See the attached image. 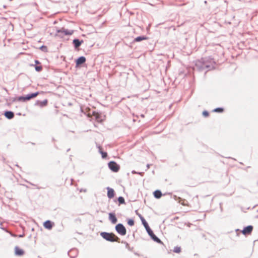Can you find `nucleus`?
<instances>
[{"instance_id":"nucleus-1","label":"nucleus","mask_w":258,"mask_h":258,"mask_svg":"<svg viewBox=\"0 0 258 258\" xmlns=\"http://www.w3.org/2000/svg\"><path fill=\"white\" fill-rule=\"evenodd\" d=\"M100 235L107 241L110 242H119V238L113 233L103 232L100 233Z\"/></svg>"},{"instance_id":"nucleus-2","label":"nucleus","mask_w":258,"mask_h":258,"mask_svg":"<svg viewBox=\"0 0 258 258\" xmlns=\"http://www.w3.org/2000/svg\"><path fill=\"white\" fill-rule=\"evenodd\" d=\"M89 116H91L96 121L99 123H101L105 119V116L102 115L101 114L97 112H93L92 114L91 115L90 113L88 114Z\"/></svg>"},{"instance_id":"nucleus-3","label":"nucleus","mask_w":258,"mask_h":258,"mask_svg":"<svg viewBox=\"0 0 258 258\" xmlns=\"http://www.w3.org/2000/svg\"><path fill=\"white\" fill-rule=\"evenodd\" d=\"M40 93H39V92H35V93H32V94H28V95H27L26 96L19 97L18 98V100L19 101H21L25 102V101L29 100H30V99H31L32 98H34L36 97Z\"/></svg>"},{"instance_id":"nucleus-4","label":"nucleus","mask_w":258,"mask_h":258,"mask_svg":"<svg viewBox=\"0 0 258 258\" xmlns=\"http://www.w3.org/2000/svg\"><path fill=\"white\" fill-rule=\"evenodd\" d=\"M115 229L117 233L121 235H125L126 233L125 227L122 224H118L115 226Z\"/></svg>"},{"instance_id":"nucleus-5","label":"nucleus","mask_w":258,"mask_h":258,"mask_svg":"<svg viewBox=\"0 0 258 258\" xmlns=\"http://www.w3.org/2000/svg\"><path fill=\"white\" fill-rule=\"evenodd\" d=\"M109 169L115 172H118L119 170L120 166L115 162L111 161L108 163Z\"/></svg>"},{"instance_id":"nucleus-6","label":"nucleus","mask_w":258,"mask_h":258,"mask_svg":"<svg viewBox=\"0 0 258 258\" xmlns=\"http://www.w3.org/2000/svg\"><path fill=\"white\" fill-rule=\"evenodd\" d=\"M14 253L17 256H22L24 254L25 251L23 249L20 248L19 247L16 246L14 248Z\"/></svg>"},{"instance_id":"nucleus-7","label":"nucleus","mask_w":258,"mask_h":258,"mask_svg":"<svg viewBox=\"0 0 258 258\" xmlns=\"http://www.w3.org/2000/svg\"><path fill=\"white\" fill-rule=\"evenodd\" d=\"M54 224L53 222H51L50 220L46 221L43 223L44 227L47 229L50 230L52 229L53 226H54Z\"/></svg>"},{"instance_id":"nucleus-8","label":"nucleus","mask_w":258,"mask_h":258,"mask_svg":"<svg viewBox=\"0 0 258 258\" xmlns=\"http://www.w3.org/2000/svg\"><path fill=\"white\" fill-rule=\"evenodd\" d=\"M252 229L253 227L251 225H249L245 227L242 231V233L244 235L250 234L251 233Z\"/></svg>"},{"instance_id":"nucleus-9","label":"nucleus","mask_w":258,"mask_h":258,"mask_svg":"<svg viewBox=\"0 0 258 258\" xmlns=\"http://www.w3.org/2000/svg\"><path fill=\"white\" fill-rule=\"evenodd\" d=\"M109 219L112 224H115L117 221L115 214L111 213L109 214Z\"/></svg>"},{"instance_id":"nucleus-10","label":"nucleus","mask_w":258,"mask_h":258,"mask_svg":"<svg viewBox=\"0 0 258 258\" xmlns=\"http://www.w3.org/2000/svg\"><path fill=\"white\" fill-rule=\"evenodd\" d=\"M107 196L109 199L113 198L114 197V191L112 188L107 187Z\"/></svg>"},{"instance_id":"nucleus-11","label":"nucleus","mask_w":258,"mask_h":258,"mask_svg":"<svg viewBox=\"0 0 258 258\" xmlns=\"http://www.w3.org/2000/svg\"><path fill=\"white\" fill-rule=\"evenodd\" d=\"M86 61V58L84 56L80 57L79 58L77 59L76 60V64L77 65H80L81 64H83Z\"/></svg>"},{"instance_id":"nucleus-12","label":"nucleus","mask_w":258,"mask_h":258,"mask_svg":"<svg viewBox=\"0 0 258 258\" xmlns=\"http://www.w3.org/2000/svg\"><path fill=\"white\" fill-rule=\"evenodd\" d=\"M48 101L47 99H45L43 101H38L37 102V104L40 107H44L47 105Z\"/></svg>"},{"instance_id":"nucleus-13","label":"nucleus","mask_w":258,"mask_h":258,"mask_svg":"<svg viewBox=\"0 0 258 258\" xmlns=\"http://www.w3.org/2000/svg\"><path fill=\"white\" fill-rule=\"evenodd\" d=\"M5 115L6 116V117L7 118H8V119H12L14 117V114L13 112L12 111H6L5 113Z\"/></svg>"},{"instance_id":"nucleus-14","label":"nucleus","mask_w":258,"mask_h":258,"mask_svg":"<svg viewBox=\"0 0 258 258\" xmlns=\"http://www.w3.org/2000/svg\"><path fill=\"white\" fill-rule=\"evenodd\" d=\"M162 193L160 190H157L154 192V196L156 198L159 199L162 197Z\"/></svg>"},{"instance_id":"nucleus-15","label":"nucleus","mask_w":258,"mask_h":258,"mask_svg":"<svg viewBox=\"0 0 258 258\" xmlns=\"http://www.w3.org/2000/svg\"><path fill=\"white\" fill-rule=\"evenodd\" d=\"M58 32H62L67 35H71L73 33V31H70L68 30H62L58 31Z\"/></svg>"},{"instance_id":"nucleus-16","label":"nucleus","mask_w":258,"mask_h":258,"mask_svg":"<svg viewBox=\"0 0 258 258\" xmlns=\"http://www.w3.org/2000/svg\"><path fill=\"white\" fill-rule=\"evenodd\" d=\"M148 38L146 36H139L135 39V41L136 42H139L142 40H147Z\"/></svg>"},{"instance_id":"nucleus-17","label":"nucleus","mask_w":258,"mask_h":258,"mask_svg":"<svg viewBox=\"0 0 258 258\" xmlns=\"http://www.w3.org/2000/svg\"><path fill=\"white\" fill-rule=\"evenodd\" d=\"M141 220H142V223L144 225V227H145L146 229H148V227H149V225H148V224L147 223V222H146V221L145 220V219L142 217L141 215H139Z\"/></svg>"},{"instance_id":"nucleus-18","label":"nucleus","mask_w":258,"mask_h":258,"mask_svg":"<svg viewBox=\"0 0 258 258\" xmlns=\"http://www.w3.org/2000/svg\"><path fill=\"white\" fill-rule=\"evenodd\" d=\"M73 43L75 45V47L77 48L80 46L81 43L78 39H75L73 40Z\"/></svg>"},{"instance_id":"nucleus-19","label":"nucleus","mask_w":258,"mask_h":258,"mask_svg":"<svg viewBox=\"0 0 258 258\" xmlns=\"http://www.w3.org/2000/svg\"><path fill=\"white\" fill-rule=\"evenodd\" d=\"M173 251L174 252L179 253L181 251V247L179 246H175V247H174Z\"/></svg>"},{"instance_id":"nucleus-20","label":"nucleus","mask_w":258,"mask_h":258,"mask_svg":"<svg viewBox=\"0 0 258 258\" xmlns=\"http://www.w3.org/2000/svg\"><path fill=\"white\" fill-rule=\"evenodd\" d=\"M118 201L119 204H123L125 203L124 199L122 197H119L118 198Z\"/></svg>"},{"instance_id":"nucleus-21","label":"nucleus","mask_w":258,"mask_h":258,"mask_svg":"<svg viewBox=\"0 0 258 258\" xmlns=\"http://www.w3.org/2000/svg\"><path fill=\"white\" fill-rule=\"evenodd\" d=\"M223 111H224V109L222 108H217L213 110L214 112H219V113L222 112H223Z\"/></svg>"},{"instance_id":"nucleus-22","label":"nucleus","mask_w":258,"mask_h":258,"mask_svg":"<svg viewBox=\"0 0 258 258\" xmlns=\"http://www.w3.org/2000/svg\"><path fill=\"white\" fill-rule=\"evenodd\" d=\"M148 234L151 236H152V235H154V233L152 231V230L150 228V227H148V229H146Z\"/></svg>"},{"instance_id":"nucleus-23","label":"nucleus","mask_w":258,"mask_h":258,"mask_svg":"<svg viewBox=\"0 0 258 258\" xmlns=\"http://www.w3.org/2000/svg\"><path fill=\"white\" fill-rule=\"evenodd\" d=\"M127 224L130 226H133L134 225V221L132 219H130L127 221Z\"/></svg>"},{"instance_id":"nucleus-24","label":"nucleus","mask_w":258,"mask_h":258,"mask_svg":"<svg viewBox=\"0 0 258 258\" xmlns=\"http://www.w3.org/2000/svg\"><path fill=\"white\" fill-rule=\"evenodd\" d=\"M151 237L156 241L159 242L160 240V239L155 235H152V236Z\"/></svg>"},{"instance_id":"nucleus-25","label":"nucleus","mask_w":258,"mask_h":258,"mask_svg":"<svg viewBox=\"0 0 258 258\" xmlns=\"http://www.w3.org/2000/svg\"><path fill=\"white\" fill-rule=\"evenodd\" d=\"M151 237L156 241L159 242L160 240V239L155 235H152V236Z\"/></svg>"},{"instance_id":"nucleus-26","label":"nucleus","mask_w":258,"mask_h":258,"mask_svg":"<svg viewBox=\"0 0 258 258\" xmlns=\"http://www.w3.org/2000/svg\"><path fill=\"white\" fill-rule=\"evenodd\" d=\"M151 237L156 241L159 242L160 240V239L155 235H152V236Z\"/></svg>"},{"instance_id":"nucleus-27","label":"nucleus","mask_w":258,"mask_h":258,"mask_svg":"<svg viewBox=\"0 0 258 258\" xmlns=\"http://www.w3.org/2000/svg\"><path fill=\"white\" fill-rule=\"evenodd\" d=\"M100 153L101 154V155H102V158H106V157H107V153H106V152H103V151H100Z\"/></svg>"},{"instance_id":"nucleus-28","label":"nucleus","mask_w":258,"mask_h":258,"mask_svg":"<svg viewBox=\"0 0 258 258\" xmlns=\"http://www.w3.org/2000/svg\"><path fill=\"white\" fill-rule=\"evenodd\" d=\"M42 68L41 66H36L35 67V70L37 72H40L42 70Z\"/></svg>"},{"instance_id":"nucleus-29","label":"nucleus","mask_w":258,"mask_h":258,"mask_svg":"<svg viewBox=\"0 0 258 258\" xmlns=\"http://www.w3.org/2000/svg\"><path fill=\"white\" fill-rule=\"evenodd\" d=\"M203 115L205 117H208L209 116V112L207 111H204L203 112Z\"/></svg>"},{"instance_id":"nucleus-30","label":"nucleus","mask_w":258,"mask_h":258,"mask_svg":"<svg viewBox=\"0 0 258 258\" xmlns=\"http://www.w3.org/2000/svg\"><path fill=\"white\" fill-rule=\"evenodd\" d=\"M181 205H182L183 206H189V204L187 203V201H185V200H184L183 201V202H182L181 203Z\"/></svg>"},{"instance_id":"nucleus-31","label":"nucleus","mask_w":258,"mask_h":258,"mask_svg":"<svg viewBox=\"0 0 258 258\" xmlns=\"http://www.w3.org/2000/svg\"><path fill=\"white\" fill-rule=\"evenodd\" d=\"M185 224H186V225H187V226H188V227H190V225H191V224H190V223H186Z\"/></svg>"},{"instance_id":"nucleus-32","label":"nucleus","mask_w":258,"mask_h":258,"mask_svg":"<svg viewBox=\"0 0 258 258\" xmlns=\"http://www.w3.org/2000/svg\"><path fill=\"white\" fill-rule=\"evenodd\" d=\"M35 62L36 64H39V63H40V62H39V61H38V60H36L35 61Z\"/></svg>"},{"instance_id":"nucleus-33","label":"nucleus","mask_w":258,"mask_h":258,"mask_svg":"<svg viewBox=\"0 0 258 258\" xmlns=\"http://www.w3.org/2000/svg\"><path fill=\"white\" fill-rule=\"evenodd\" d=\"M19 237H22L24 236V235H19L18 236Z\"/></svg>"}]
</instances>
